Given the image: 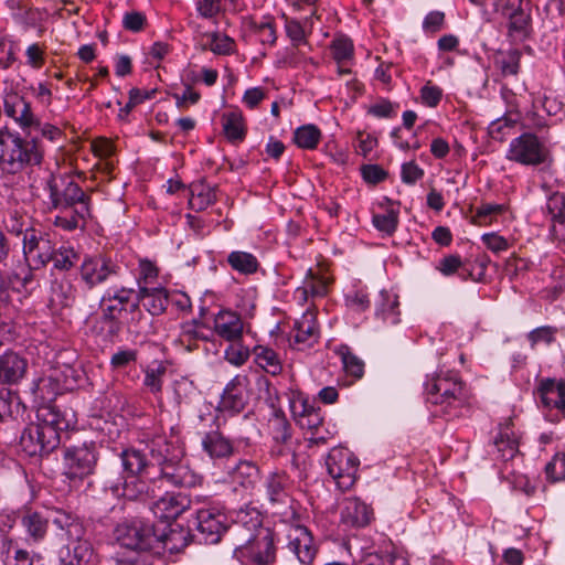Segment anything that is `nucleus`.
<instances>
[{"mask_svg": "<svg viewBox=\"0 0 565 565\" xmlns=\"http://www.w3.org/2000/svg\"><path fill=\"white\" fill-rule=\"evenodd\" d=\"M181 535V532L174 530L167 532V526L158 531L152 522L141 518L125 520L114 529L115 540L129 551H179L174 541Z\"/></svg>", "mask_w": 565, "mask_h": 565, "instance_id": "obj_1", "label": "nucleus"}, {"mask_svg": "<svg viewBox=\"0 0 565 565\" xmlns=\"http://www.w3.org/2000/svg\"><path fill=\"white\" fill-rule=\"evenodd\" d=\"M51 521L67 541L60 551L58 565H92L95 553L83 521L61 510L54 512Z\"/></svg>", "mask_w": 565, "mask_h": 565, "instance_id": "obj_2", "label": "nucleus"}, {"mask_svg": "<svg viewBox=\"0 0 565 565\" xmlns=\"http://www.w3.org/2000/svg\"><path fill=\"white\" fill-rule=\"evenodd\" d=\"M426 402L448 418L461 415L468 396L465 384L454 372H440L425 384Z\"/></svg>", "mask_w": 565, "mask_h": 565, "instance_id": "obj_3", "label": "nucleus"}, {"mask_svg": "<svg viewBox=\"0 0 565 565\" xmlns=\"http://www.w3.org/2000/svg\"><path fill=\"white\" fill-rule=\"evenodd\" d=\"M55 245L49 233L35 228H26L23 233V254L28 268L21 273H13L11 282L26 288L33 280L31 270L40 269L51 262L54 256Z\"/></svg>", "mask_w": 565, "mask_h": 565, "instance_id": "obj_4", "label": "nucleus"}, {"mask_svg": "<svg viewBox=\"0 0 565 565\" xmlns=\"http://www.w3.org/2000/svg\"><path fill=\"white\" fill-rule=\"evenodd\" d=\"M134 296H136V290L125 286H113L105 290L100 298V333H105L107 338H113L120 332L119 316L122 311L130 310Z\"/></svg>", "mask_w": 565, "mask_h": 565, "instance_id": "obj_5", "label": "nucleus"}, {"mask_svg": "<svg viewBox=\"0 0 565 565\" xmlns=\"http://www.w3.org/2000/svg\"><path fill=\"white\" fill-rule=\"evenodd\" d=\"M122 268L117 260L106 254L86 256L79 266V279L88 290L121 276Z\"/></svg>", "mask_w": 565, "mask_h": 565, "instance_id": "obj_6", "label": "nucleus"}, {"mask_svg": "<svg viewBox=\"0 0 565 565\" xmlns=\"http://www.w3.org/2000/svg\"><path fill=\"white\" fill-rule=\"evenodd\" d=\"M63 460L64 475L71 480H82L94 472L98 460V447L94 441L67 447Z\"/></svg>", "mask_w": 565, "mask_h": 565, "instance_id": "obj_7", "label": "nucleus"}, {"mask_svg": "<svg viewBox=\"0 0 565 565\" xmlns=\"http://www.w3.org/2000/svg\"><path fill=\"white\" fill-rule=\"evenodd\" d=\"M4 115L12 119L21 129L23 139L38 138L34 128L39 126L40 117L33 111L32 104L17 92H8L3 96Z\"/></svg>", "mask_w": 565, "mask_h": 565, "instance_id": "obj_8", "label": "nucleus"}, {"mask_svg": "<svg viewBox=\"0 0 565 565\" xmlns=\"http://www.w3.org/2000/svg\"><path fill=\"white\" fill-rule=\"evenodd\" d=\"M548 150L539 138L524 132L510 142L507 159L524 166H539L547 160Z\"/></svg>", "mask_w": 565, "mask_h": 565, "instance_id": "obj_9", "label": "nucleus"}, {"mask_svg": "<svg viewBox=\"0 0 565 565\" xmlns=\"http://www.w3.org/2000/svg\"><path fill=\"white\" fill-rule=\"evenodd\" d=\"M358 459L345 448H333L327 456L328 473L341 490L350 489L355 481Z\"/></svg>", "mask_w": 565, "mask_h": 565, "instance_id": "obj_10", "label": "nucleus"}, {"mask_svg": "<svg viewBox=\"0 0 565 565\" xmlns=\"http://www.w3.org/2000/svg\"><path fill=\"white\" fill-rule=\"evenodd\" d=\"M276 546L270 530H262V534L248 543L241 542L235 547L239 557H245L252 565H274L276 562Z\"/></svg>", "mask_w": 565, "mask_h": 565, "instance_id": "obj_11", "label": "nucleus"}, {"mask_svg": "<svg viewBox=\"0 0 565 565\" xmlns=\"http://www.w3.org/2000/svg\"><path fill=\"white\" fill-rule=\"evenodd\" d=\"M60 445L58 438L50 429H43L38 423L28 425L21 434L22 451L30 456H45Z\"/></svg>", "mask_w": 565, "mask_h": 565, "instance_id": "obj_12", "label": "nucleus"}, {"mask_svg": "<svg viewBox=\"0 0 565 565\" xmlns=\"http://www.w3.org/2000/svg\"><path fill=\"white\" fill-rule=\"evenodd\" d=\"M47 189L53 207H67L82 202H89V196L70 177H51L47 180Z\"/></svg>", "mask_w": 565, "mask_h": 565, "instance_id": "obj_13", "label": "nucleus"}, {"mask_svg": "<svg viewBox=\"0 0 565 565\" xmlns=\"http://www.w3.org/2000/svg\"><path fill=\"white\" fill-rule=\"evenodd\" d=\"M195 529L198 537L205 544L218 543L222 535L230 530L226 515L215 508L196 511Z\"/></svg>", "mask_w": 565, "mask_h": 565, "instance_id": "obj_14", "label": "nucleus"}, {"mask_svg": "<svg viewBox=\"0 0 565 565\" xmlns=\"http://www.w3.org/2000/svg\"><path fill=\"white\" fill-rule=\"evenodd\" d=\"M542 407L550 413V419L558 422L565 416V382L554 379L542 380L537 388Z\"/></svg>", "mask_w": 565, "mask_h": 565, "instance_id": "obj_15", "label": "nucleus"}, {"mask_svg": "<svg viewBox=\"0 0 565 565\" xmlns=\"http://www.w3.org/2000/svg\"><path fill=\"white\" fill-rule=\"evenodd\" d=\"M156 477L151 475H127L121 483L111 486V491L117 497L127 500H147L154 498Z\"/></svg>", "mask_w": 565, "mask_h": 565, "instance_id": "obj_16", "label": "nucleus"}, {"mask_svg": "<svg viewBox=\"0 0 565 565\" xmlns=\"http://www.w3.org/2000/svg\"><path fill=\"white\" fill-rule=\"evenodd\" d=\"M230 530L239 537V543H248L260 535L262 530L269 529L263 526L262 513L256 508L245 505L235 511L234 524Z\"/></svg>", "mask_w": 565, "mask_h": 565, "instance_id": "obj_17", "label": "nucleus"}, {"mask_svg": "<svg viewBox=\"0 0 565 565\" xmlns=\"http://www.w3.org/2000/svg\"><path fill=\"white\" fill-rule=\"evenodd\" d=\"M288 550L303 565H311L317 556L318 546L310 531L303 525H294L288 531Z\"/></svg>", "mask_w": 565, "mask_h": 565, "instance_id": "obj_18", "label": "nucleus"}, {"mask_svg": "<svg viewBox=\"0 0 565 565\" xmlns=\"http://www.w3.org/2000/svg\"><path fill=\"white\" fill-rule=\"evenodd\" d=\"M159 467V477L157 482H167L174 487L193 488L201 483L202 477L193 471L188 465L181 460L177 462H166Z\"/></svg>", "mask_w": 565, "mask_h": 565, "instance_id": "obj_19", "label": "nucleus"}, {"mask_svg": "<svg viewBox=\"0 0 565 565\" xmlns=\"http://www.w3.org/2000/svg\"><path fill=\"white\" fill-rule=\"evenodd\" d=\"M191 499L182 492H166L150 504L153 515L162 521L175 520L191 507Z\"/></svg>", "mask_w": 565, "mask_h": 565, "instance_id": "obj_20", "label": "nucleus"}, {"mask_svg": "<svg viewBox=\"0 0 565 565\" xmlns=\"http://www.w3.org/2000/svg\"><path fill=\"white\" fill-rule=\"evenodd\" d=\"M374 519L373 509L359 498H347L341 504L340 521L349 529L367 526Z\"/></svg>", "mask_w": 565, "mask_h": 565, "instance_id": "obj_21", "label": "nucleus"}, {"mask_svg": "<svg viewBox=\"0 0 565 565\" xmlns=\"http://www.w3.org/2000/svg\"><path fill=\"white\" fill-rule=\"evenodd\" d=\"M292 481L287 472L275 470L267 475L264 480L265 493L271 505H287L291 501Z\"/></svg>", "mask_w": 565, "mask_h": 565, "instance_id": "obj_22", "label": "nucleus"}, {"mask_svg": "<svg viewBox=\"0 0 565 565\" xmlns=\"http://www.w3.org/2000/svg\"><path fill=\"white\" fill-rule=\"evenodd\" d=\"M9 527L19 523L26 532L29 540L34 543L42 541L47 533L49 519L42 513L32 510H23L8 515Z\"/></svg>", "mask_w": 565, "mask_h": 565, "instance_id": "obj_23", "label": "nucleus"}, {"mask_svg": "<svg viewBox=\"0 0 565 565\" xmlns=\"http://www.w3.org/2000/svg\"><path fill=\"white\" fill-rule=\"evenodd\" d=\"M136 301L130 305V312L139 311L141 302L146 310L152 316H159L167 309L169 297L164 288L142 286L139 281V289L136 291Z\"/></svg>", "mask_w": 565, "mask_h": 565, "instance_id": "obj_24", "label": "nucleus"}, {"mask_svg": "<svg viewBox=\"0 0 565 565\" xmlns=\"http://www.w3.org/2000/svg\"><path fill=\"white\" fill-rule=\"evenodd\" d=\"M213 329L223 340L238 342L243 337L244 323L238 313L232 310H221L214 317Z\"/></svg>", "mask_w": 565, "mask_h": 565, "instance_id": "obj_25", "label": "nucleus"}, {"mask_svg": "<svg viewBox=\"0 0 565 565\" xmlns=\"http://www.w3.org/2000/svg\"><path fill=\"white\" fill-rule=\"evenodd\" d=\"M60 213L55 216L54 224L65 231L84 228L90 217L89 202L74 204L67 207H55Z\"/></svg>", "mask_w": 565, "mask_h": 565, "instance_id": "obj_26", "label": "nucleus"}, {"mask_svg": "<svg viewBox=\"0 0 565 565\" xmlns=\"http://www.w3.org/2000/svg\"><path fill=\"white\" fill-rule=\"evenodd\" d=\"M28 361L19 353L8 350L0 355V383L15 384L26 373Z\"/></svg>", "mask_w": 565, "mask_h": 565, "instance_id": "obj_27", "label": "nucleus"}, {"mask_svg": "<svg viewBox=\"0 0 565 565\" xmlns=\"http://www.w3.org/2000/svg\"><path fill=\"white\" fill-rule=\"evenodd\" d=\"M246 376L236 375L226 385L221 399V405L224 409L233 413H239L244 409L246 404Z\"/></svg>", "mask_w": 565, "mask_h": 565, "instance_id": "obj_28", "label": "nucleus"}, {"mask_svg": "<svg viewBox=\"0 0 565 565\" xmlns=\"http://www.w3.org/2000/svg\"><path fill=\"white\" fill-rule=\"evenodd\" d=\"M150 461L153 466H160L166 462H177L183 457L182 448L166 437L158 436L149 445Z\"/></svg>", "mask_w": 565, "mask_h": 565, "instance_id": "obj_29", "label": "nucleus"}, {"mask_svg": "<svg viewBox=\"0 0 565 565\" xmlns=\"http://www.w3.org/2000/svg\"><path fill=\"white\" fill-rule=\"evenodd\" d=\"M493 446L497 449L498 458L508 461L519 452L518 438L512 429L511 420L500 425L499 434L494 438Z\"/></svg>", "mask_w": 565, "mask_h": 565, "instance_id": "obj_30", "label": "nucleus"}, {"mask_svg": "<svg viewBox=\"0 0 565 565\" xmlns=\"http://www.w3.org/2000/svg\"><path fill=\"white\" fill-rule=\"evenodd\" d=\"M38 424L52 430L61 443V433L70 428L71 420L57 407L46 405L38 411Z\"/></svg>", "mask_w": 565, "mask_h": 565, "instance_id": "obj_31", "label": "nucleus"}, {"mask_svg": "<svg viewBox=\"0 0 565 565\" xmlns=\"http://www.w3.org/2000/svg\"><path fill=\"white\" fill-rule=\"evenodd\" d=\"M294 340L298 344L312 347L319 338L316 317L312 312H305L299 320L295 322Z\"/></svg>", "mask_w": 565, "mask_h": 565, "instance_id": "obj_32", "label": "nucleus"}, {"mask_svg": "<svg viewBox=\"0 0 565 565\" xmlns=\"http://www.w3.org/2000/svg\"><path fill=\"white\" fill-rule=\"evenodd\" d=\"M121 466L127 475H151L153 462L139 449L128 448L120 454Z\"/></svg>", "mask_w": 565, "mask_h": 565, "instance_id": "obj_33", "label": "nucleus"}, {"mask_svg": "<svg viewBox=\"0 0 565 565\" xmlns=\"http://www.w3.org/2000/svg\"><path fill=\"white\" fill-rule=\"evenodd\" d=\"M230 476L235 484L246 490L254 489L259 479V468L253 461L239 460L230 469Z\"/></svg>", "mask_w": 565, "mask_h": 565, "instance_id": "obj_34", "label": "nucleus"}, {"mask_svg": "<svg viewBox=\"0 0 565 565\" xmlns=\"http://www.w3.org/2000/svg\"><path fill=\"white\" fill-rule=\"evenodd\" d=\"M375 315L384 322L396 324L399 322V301L395 294L386 290L380 292L375 302Z\"/></svg>", "mask_w": 565, "mask_h": 565, "instance_id": "obj_35", "label": "nucleus"}, {"mask_svg": "<svg viewBox=\"0 0 565 565\" xmlns=\"http://www.w3.org/2000/svg\"><path fill=\"white\" fill-rule=\"evenodd\" d=\"M202 447L211 458H224L233 452V446L218 430H213L202 439Z\"/></svg>", "mask_w": 565, "mask_h": 565, "instance_id": "obj_36", "label": "nucleus"}, {"mask_svg": "<svg viewBox=\"0 0 565 565\" xmlns=\"http://www.w3.org/2000/svg\"><path fill=\"white\" fill-rule=\"evenodd\" d=\"M255 363L264 371L271 375H277L281 372L282 365L276 351L271 348L264 345H256L253 349Z\"/></svg>", "mask_w": 565, "mask_h": 565, "instance_id": "obj_37", "label": "nucleus"}, {"mask_svg": "<svg viewBox=\"0 0 565 565\" xmlns=\"http://www.w3.org/2000/svg\"><path fill=\"white\" fill-rule=\"evenodd\" d=\"M230 266L244 275H250L257 271L258 260L257 258L247 252L234 250L227 256Z\"/></svg>", "mask_w": 565, "mask_h": 565, "instance_id": "obj_38", "label": "nucleus"}, {"mask_svg": "<svg viewBox=\"0 0 565 565\" xmlns=\"http://www.w3.org/2000/svg\"><path fill=\"white\" fill-rule=\"evenodd\" d=\"M337 353L339 354L344 372L354 377L355 380L361 379L364 374V363L352 353L351 349L348 345H340L337 349Z\"/></svg>", "mask_w": 565, "mask_h": 565, "instance_id": "obj_39", "label": "nucleus"}, {"mask_svg": "<svg viewBox=\"0 0 565 565\" xmlns=\"http://www.w3.org/2000/svg\"><path fill=\"white\" fill-rule=\"evenodd\" d=\"M223 131L231 141H239L244 138L245 131L243 117L239 111L233 110L225 113L222 117Z\"/></svg>", "mask_w": 565, "mask_h": 565, "instance_id": "obj_40", "label": "nucleus"}, {"mask_svg": "<svg viewBox=\"0 0 565 565\" xmlns=\"http://www.w3.org/2000/svg\"><path fill=\"white\" fill-rule=\"evenodd\" d=\"M215 200V192L212 188L204 184H196L191 188L189 205L192 210L203 211L213 204Z\"/></svg>", "mask_w": 565, "mask_h": 565, "instance_id": "obj_41", "label": "nucleus"}, {"mask_svg": "<svg viewBox=\"0 0 565 565\" xmlns=\"http://www.w3.org/2000/svg\"><path fill=\"white\" fill-rule=\"evenodd\" d=\"M504 18L509 21L508 30L510 36L518 40L526 36L531 18L523 8L513 12L511 15H505Z\"/></svg>", "mask_w": 565, "mask_h": 565, "instance_id": "obj_42", "label": "nucleus"}, {"mask_svg": "<svg viewBox=\"0 0 565 565\" xmlns=\"http://www.w3.org/2000/svg\"><path fill=\"white\" fill-rule=\"evenodd\" d=\"M521 53L518 50L499 52L495 55L494 63L503 76L516 75L520 68Z\"/></svg>", "mask_w": 565, "mask_h": 565, "instance_id": "obj_43", "label": "nucleus"}, {"mask_svg": "<svg viewBox=\"0 0 565 565\" xmlns=\"http://www.w3.org/2000/svg\"><path fill=\"white\" fill-rule=\"evenodd\" d=\"M321 138V131L315 125H305L296 129L294 141L299 148L315 149Z\"/></svg>", "mask_w": 565, "mask_h": 565, "instance_id": "obj_44", "label": "nucleus"}, {"mask_svg": "<svg viewBox=\"0 0 565 565\" xmlns=\"http://www.w3.org/2000/svg\"><path fill=\"white\" fill-rule=\"evenodd\" d=\"M173 398L178 406L189 404L195 395V386L192 381L181 377L173 382Z\"/></svg>", "mask_w": 565, "mask_h": 565, "instance_id": "obj_45", "label": "nucleus"}, {"mask_svg": "<svg viewBox=\"0 0 565 565\" xmlns=\"http://www.w3.org/2000/svg\"><path fill=\"white\" fill-rule=\"evenodd\" d=\"M78 258V254L72 247L62 246L58 249H54V256L51 260L54 264V268L58 270H70Z\"/></svg>", "mask_w": 565, "mask_h": 565, "instance_id": "obj_46", "label": "nucleus"}, {"mask_svg": "<svg viewBox=\"0 0 565 565\" xmlns=\"http://www.w3.org/2000/svg\"><path fill=\"white\" fill-rule=\"evenodd\" d=\"M153 551H129L116 557V565H153Z\"/></svg>", "mask_w": 565, "mask_h": 565, "instance_id": "obj_47", "label": "nucleus"}, {"mask_svg": "<svg viewBox=\"0 0 565 565\" xmlns=\"http://www.w3.org/2000/svg\"><path fill=\"white\" fill-rule=\"evenodd\" d=\"M333 58L338 64L347 63L353 56V43L349 38L339 36L331 44Z\"/></svg>", "mask_w": 565, "mask_h": 565, "instance_id": "obj_48", "label": "nucleus"}, {"mask_svg": "<svg viewBox=\"0 0 565 565\" xmlns=\"http://www.w3.org/2000/svg\"><path fill=\"white\" fill-rule=\"evenodd\" d=\"M210 50L218 55H228L234 50V40L225 34L213 32L206 34Z\"/></svg>", "mask_w": 565, "mask_h": 565, "instance_id": "obj_49", "label": "nucleus"}, {"mask_svg": "<svg viewBox=\"0 0 565 565\" xmlns=\"http://www.w3.org/2000/svg\"><path fill=\"white\" fill-rule=\"evenodd\" d=\"M373 225L379 231L392 235L398 225V211L390 210L384 214L373 215Z\"/></svg>", "mask_w": 565, "mask_h": 565, "instance_id": "obj_50", "label": "nucleus"}, {"mask_svg": "<svg viewBox=\"0 0 565 565\" xmlns=\"http://www.w3.org/2000/svg\"><path fill=\"white\" fill-rule=\"evenodd\" d=\"M167 373V367L158 364L154 367H148L145 372V386L152 393L158 394L162 390V377Z\"/></svg>", "mask_w": 565, "mask_h": 565, "instance_id": "obj_51", "label": "nucleus"}, {"mask_svg": "<svg viewBox=\"0 0 565 565\" xmlns=\"http://www.w3.org/2000/svg\"><path fill=\"white\" fill-rule=\"evenodd\" d=\"M503 211L504 206L501 204L484 203L477 209L476 215L473 216V223L478 225H488Z\"/></svg>", "mask_w": 565, "mask_h": 565, "instance_id": "obj_52", "label": "nucleus"}, {"mask_svg": "<svg viewBox=\"0 0 565 565\" xmlns=\"http://www.w3.org/2000/svg\"><path fill=\"white\" fill-rule=\"evenodd\" d=\"M545 473L552 482L565 479V454H556L546 465Z\"/></svg>", "mask_w": 565, "mask_h": 565, "instance_id": "obj_53", "label": "nucleus"}, {"mask_svg": "<svg viewBox=\"0 0 565 565\" xmlns=\"http://www.w3.org/2000/svg\"><path fill=\"white\" fill-rule=\"evenodd\" d=\"M310 277L306 280L305 286L299 289L305 299H307L308 294L312 297H322L327 294L328 282L324 278H317L312 275L311 270L309 271Z\"/></svg>", "mask_w": 565, "mask_h": 565, "instance_id": "obj_54", "label": "nucleus"}, {"mask_svg": "<svg viewBox=\"0 0 565 565\" xmlns=\"http://www.w3.org/2000/svg\"><path fill=\"white\" fill-rule=\"evenodd\" d=\"M273 438L275 443L287 444L291 438L290 424L284 416H276L273 422Z\"/></svg>", "mask_w": 565, "mask_h": 565, "instance_id": "obj_55", "label": "nucleus"}, {"mask_svg": "<svg viewBox=\"0 0 565 565\" xmlns=\"http://www.w3.org/2000/svg\"><path fill=\"white\" fill-rule=\"evenodd\" d=\"M225 360L235 366L243 365L249 358V350L237 342H232L224 352Z\"/></svg>", "mask_w": 565, "mask_h": 565, "instance_id": "obj_56", "label": "nucleus"}, {"mask_svg": "<svg viewBox=\"0 0 565 565\" xmlns=\"http://www.w3.org/2000/svg\"><path fill=\"white\" fill-rule=\"evenodd\" d=\"M551 221L565 216V199L559 193H553L544 207Z\"/></svg>", "mask_w": 565, "mask_h": 565, "instance_id": "obj_57", "label": "nucleus"}, {"mask_svg": "<svg viewBox=\"0 0 565 565\" xmlns=\"http://www.w3.org/2000/svg\"><path fill=\"white\" fill-rule=\"evenodd\" d=\"M345 302L352 310L364 311L370 307L371 301L365 290L354 289L347 294Z\"/></svg>", "mask_w": 565, "mask_h": 565, "instance_id": "obj_58", "label": "nucleus"}, {"mask_svg": "<svg viewBox=\"0 0 565 565\" xmlns=\"http://www.w3.org/2000/svg\"><path fill=\"white\" fill-rule=\"evenodd\" d=\"M396 557L391 553H366L356 565H395Z\"/></svg>", "mask_w": 565, "mask_h": 565, "instance_id": "obj_59", "label": "nucleus"}, {"mask_svg": "<svg viewBox=\"0 0 565 565\" xmlns=\"http://www.w3.org/2000/svg\"><path fill=\"white\" fill-rule=\"evenodd\" d=\"M556 329L553 327H540L529 333V340L532 347L537 343L550 344L555 340Z\"/></svg>", "mask_w": 565, "mask_h": 565, "instance_id": "obj_60", "label": "nucleus"}, {"mask_svg": "<svg viewBox=\"0 0 565 565\" xmlns=\"http://www.w3.org/2000/svg\"><path fill=\"white\" fill-rule=\"evenodd\" d=\"M285 28L286 33L294 45L298 46L300 43L305 42V29L298 20L286 18Z\"/></svg>", "mask_w": 565, "mask_h": 565, "instance_id": "obj_61", "label": "nucleus"}, {"mask_svg": "<svg viewBox=\"0 0 565 565\" xmlns=\"http://www.w3.org/2000/svg\"><path fill=\"white\" fill-rule=\"evenodd\" d=\"M441 96V88L435 85H430V83H427L420 89V97L423 103L428 107H436L439 104Z\"/></svg>", "mask_w": 565, "mask_h": 565, "instance_id": "obj_62", "label": "nucleus"}, {"mask_svg": "<svg viewBox=\"0 0 565 565\" xmlns=\"http://www.w3.org/2000/svg\"><path fill=\"white\" fill-rule=\"evenodd\" d=\"M137 360V351L131 349L119 350L113 354L110 359V365L114 369H122L129 365L130 363L136 362Z\"/></svg>", "mask_w": 565, "mask_h": 565, "instance_id": "obj_63", "label": "nucleus"}, {"mask_svg": "<svg viewBox=\"0 0 565 565\" xmlns=\"http://www.w3.org/2000/svg\"><path fill=\"white\" fill-rule=\"evenodd\" d=\"M34 132H39L42 138L51 142H58L63 137V131L58 127L50 122H42L41 119H39V126L34 128Z\"/></svg>", "mask_w": 565, "mask_h": 565, "instance_id": "obj_64", "label": "nucleus"}]
</instances>
